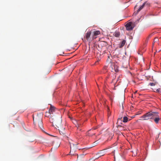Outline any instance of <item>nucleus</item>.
<instances>
[{"instance_id":"aec40b11","label":"nucleus","mask_w":161,"mask_h":161,"mask_svg":"<svg viewBox=\"0 0 161 161\" xmlns=\"http://www.w3.org/2000/svg\"><path fill=\"white\" fill-rule=\"evenodd\" d=\"M160 88H158L156 90L157 92H160Z\"/></svg>"},{"instance_id":"f03ea898","label":"nucleus","mask_w":161,"mask_h":161,"mask_svg":"<svg viewBox=\"0 0 161 161\" xmlns=\"http://www.w3.org/2000/svg\"><path fill=\"white\" fill-rule=\"evenodd\" d=\"M156 112H150L146 113L143 116L140 117V120H148L151 119H153Z\"/></svg>"},{"instance_id":"f8f14e48","label":"nucleus","mask_w":161,"mask_h":161,"mask_svg":"<svg viewBox=\"0 0 161 161\" xmlns=\"http://www.w3.org/2000/svg\"><path fill=\"white\" fill-rule=\"evenodd\" d=\"M75 122L76 123L77 125H76V126L77 127V129H79V130H80L81 129H80L79 128L83 124V122H80V121H75Z\"/></svg>"},{"instance_id":"f257e3e1","label":"nucleus","mask_w":161,"mask_h":161,"mask_svg":"<svg viewBox=\"0 0 161 161\" xmlns=\"http://www.w3.org/2000/svg\"><path fill=\"white\" fill-rule=\"evenodd\" d=\"M61 117L60 116L57 117V120H54V118L53 116H51L50 122L54 124L58 128L60 133L61 135L64 136H65V128L62 126V121Z\"/></svg>"},{"instance_id":"9d476101","label":"nucleus","mask_w":161,"mask_h":161,"mask_svg":"<svg viewBox=\"0 0 161 161\" xmlns=\"http://www.w3.org/2000/svg\"><path fill=\"white\" fill-rule=\"evenodd\" d=\"M91 31H88L85 34V38L88 41L89 40L90 37V36L91 35Z\"/></svg>"},{"instance_id":"4468645a","label":"nucleus","mask_w":161,"mask_h":161,"mask_svg":"<svg viewBox=\"0 0 161 161\" xmlns=\"http://www.w3.org/2000/svg\"><path fill=\"white\" fill-rule=\"evenodd\" d=\"M55 107L51 105L49 109V111L51 114H53V113L55 112Z\"/></svg>"},{"instance_id":"6ab92c4d","label":"nucleus","mask_w":161,"mask_h":161,"mask_svg":"<svg viewBox=\"0 0 161 161\" xmlns=\"http://www.w3.org/2000/svg\"><path fill=\"white\" fill-rule=\"evenodd\" d=\"M149 85H150L151 86H154L155 85V83H150L149 84Z\"/></svg>"},{"instance_id":"423d86ee","label":"nucleus","mask_w":161,"mask_h":161,"mask_svg":"<svg viewBox=\"0 0 161 161\" xmlns=\"http://www.w3.org/2000/svg\"><path fill=\"white\" fill-rule=\"evenodd\" d=\"M111 67L112 68L111 71L112 72H118L119 71V69L118 66L114 63H111Z\"/></svg>"},{"instance_id":"20e7f679","label":"nucleus","mask_w":161,"mask_h":161,"mask_svg":"<svg viewBox=\"0 0 161 161\" xmlns=\"http://www.w3.org/2000/svg\"><path fill=\"white\" fill-rule=\"evenodd\" d=\"M150 6V3L147 2H144L143 4L136 11H135L133 14L136 15L144 7H149Z\"/></svg>"},{"instance_id":"ddd939ff","label":"nucleus","mask_w":161,"mask_h":161,"mask_svg":"<svg viewBox=\"0 0 161 161\" xmlns=\"http://www.w3.org/2000/svg\"><path fill=\"white\" fill-rule=\"evenodd\" d=\"M119 79V77H117V79H116L115 77L114 79L112 80L111 83H113V84L114 85V87L118 85V84L116 85V83L118 81Z\"/></svg>"},{"instance_id":"4be33fe9","label":"nucleus","mask_w":161,"mask_h":161,"mask_svg":"<svg viewBox=\"0 0 161 161\" xmlns=\"http://www.w3.org/2000/svg\"><path fill=\"white\" fill-rule=\"evenodd\" d=\"M123 101H122V102H121V104H122V108H123Z\"/></svg>"},{"instance_id":"393cba45","label":"nucleus","mask_w":161,"mask_h":161,"mask_svg":"<svg viewBox=\"0 0 161 161\" xmlns=\"http://www.w3.org/2000/svg\"><path fill=\"white\" fill-rule=\"evenodd\" d=\"M75 121H76V120H75V122H74V124H75V123H76L75 122Z\"/></svg>"},{"instance_id":"9b49d317","label":"nucleus","mask_w":161,"mask_h":161,"mask_svg":"<svg viewBox=\"0 0 161 161\" xmlns=\"http://www.w3.org/2000/svg\"><path fill=\"white\" fill-rule=\"evenodd\" d=\"M96 155L97 156V158H96L95 159H94L93 158H91L90 160H92L93 161H94L95 159H97L100 157L103 156L104 155V154H103V153H102L101 152H100L99 153H98L96 154Z\"/></svg>"},{"instance_id":"dca6fc26","label":"nucleus","mask_w":161,"mask_h":161,"mask_svg":"<svg viewBox=\"0 0 161 161\" xmlns=\"http://www.w3.org/2000/svg\"><path fill=\"white\" fill-rule=\"evenodd\" d=\"M120 33L118 31H116L114 33V35L116 37H119L120 36Z\"/></svg>"},{"instance_id":"b1692460","label":"nucleus","mask_w":161,"mask_h":161,"mask_svg":"<svg viewBox=\"0 0 161 161\" xmlns=\"http://www.w3.org/2000/svg\"><path fill=\"white\" fill-rule=\"evenodd\" d=\"M95 134H92V135H89V136H92L93 135H94Z\"/></svg>"},{"instance_id":"7ed1b4c3","label":"nucleus","mask_w":161,"mask_h":161,"mask_svg":"<svg viewBox=\"0 0 161 161\" xmlns=\"http://www.w3.org/2000/svg\"><path fill=\"white\" fill-rule=\"evenodd\" d=\"M33 122L34 124H37L40 128L42 129L43 127V125L42 119L41 118L37 117L35 119L34 118H33Z\"/></svg>"},{"instance_id":"5701e85b","label":"nucleus","mask_w":161,"mask_h":161,"mask_svg":"<svg viewBox=\"0 0 161 161\" xmlns=\"http://www.w3.org/2000/svg\"><path fill=\"white\" fill-rule=\"evenodd\" d=\"M137 6V5H136L135 6V8H134V9H135V10L136 9V8Z\"/></svg>"},{"instance_id":"6e6552de","label":"nucleus","mask_w":161,"mask_h":161,"mask_svg":"<svg viewBox=\"0 0 161 161\" xmlns=\"http://www.w3.org/2000/svg\"><path fill=\"white\" fill-rule=\"evenodd\" d=\"M154 121L156 123L158 124V123L159 120H160V118L159 116L158 115V112H156L155 116H154Z\"/></svg>"},{"instance_id":"2eb2a0df","label":"nucleus","mask_w":161,"mask_h":161,"mask_svg":"<svg viewBox=\"0 0 161 161\" xmlns=\"http://www.w3.org/2000/svg\"><path fill=\"white\" fill-rule=\"evenodd\" d=\"M125 43L126 41L125 40H123L119 44L118 47L119 48H121L123 47L125 45Z\"/></svg>"},{"instance_id":"39448f33","label":"nucleus","mask_w":161,"mask_h":161,"mask_svg":"<svg viewBox=\"0 0 161 161\" xmlns=\"http://www.w3.org/2000/svg\"><path fill=\"white\" fill-rule=\"evenodd\" d=\"M125 26L127 30L130 31L132 30L134 27V24L131 22H129Z\"/></svg>"},{"instance_id":"f3484780","label":"nucleus","mask_w":161,"mask_h":161,"mask_svg":"<svg viewBox=\"0 0 161 161\" xmlns=\"http://www.w3.org/2000/svg\"><path fill=\"white\" fill-rule=\"evenodd\" d=\"M128 118L126 117H124L123 118V122H126L128 121Z\"/></svg>"},{"instance_id":"1a4fd4ad","label":"nucleus","mask_w":161,"mask_h":161,"mask_svg":"<svg viewBox=\"0 0 161 161\" xmlns=\"http://www.w3.org/2000/svg\"><path fill=\"white\" fill-rule=\"evenodd\" d=\"M100 32L99 31H97L93 32V35L92 36V39H94L96 38L97 36L100 34Z\"/></svg>"},{"instance_id":"412c9836","label":"nucleus","mask_w":161,"mask_h":161,"mask_svg":"<svg viewBox=\"0 0 161 161\" xmlns=\"http://www.w3.org/2000/svg\"><path fill=\"white\" fill-rule=\"evenodd\" d=\"M141 114V113H140V112H138L136 113V115H139V114Z\"/></svg>"},{"instance_id":"a211bd4d","label":"nucleus","mask_w":161,"mask_h":161,"mask_svg":"<svg viewBox=\"0 0 161 161\" xmlns=\"http://www.w3.org/2000/svg\"><path fill=\"white\" fill-rule=\"evenodd\" d=\"M158 41V40L157 38H154V44L155 42H157Z\"/></svg>"},{"instance_id":"0eeeda50","label":"nucleus","mask_w":161,"mask_h":161,"mask_svg":"<svg viewBox=\"0 0 161 161\" xmlns=\"http://www.w3.org/2000/svg\"><path fill=\"white\" fill-rule=\"evenodd\" d=\"M51 114L50 112H49V111H48V112H46L45 113V116L47 117H50V121L51 120V116H53V117L54 118V120H57V119L56 118L57 117H59L61 116H55L54 115H51Z\"/></svg>"}]
</instances>
